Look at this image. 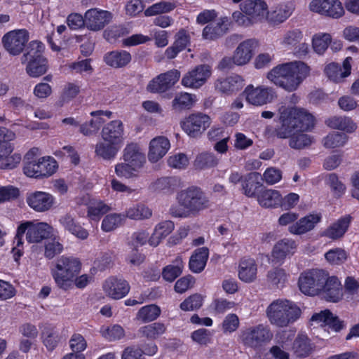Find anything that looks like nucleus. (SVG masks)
Masks as SVG:
<instances>
[{"label": "nucleus", "mask_w": 359, "mask_h": 359, "mask_svg": "<svg viewBox=\"0 0 359 359\" xmlns=\"http://www.w3.org/2000/svg\"><path fill=\"white\" fill-rule=\"evenodd\" d=\"M62 250V245L56 237H54L51 241L46 244L44 255L46 258L50 259L55 255L60 254Z\"/></svg>", "instance_id": "nucleus-61"}, {"label": "nucleus", "mask_w": 359, "mask_h": 359, "mask_svg": "<svg viewBox=\"0 0 359 359\" xmlns=\"http://www.w3.org/2000/svg\"><path fill=\"white\" fill-rule=\"evenodd\" d=\"M44 45L39 41H32L27 46L24 53L22 62H27L26 72L33 78L39 77L46 73L48 64L47 59L43 55Z\"/></svg>", "instance_id": "nucleus-6"}, {"label": "nucleus", "mask_w": 359, "mask_h": 359, "mask_svg": "<svg viewBox=\"0 0 359 359\" xmlns=\"http://www.w3.org/2000/svg\"><path fill=\"white\" fill-rule=\"evenodd\" d=\"M29 39V35L27 30L15 29L3 36L2 43L11 55H18L24 50Z\"/></svg>", "instance_id": "nucleus-12"}, {"label": "nucleus", "mask_w": 359, "mask_h": 359, "mask_svg": "<svg viewBox=\"0 0 359 359\" xmlns=\"http://www.w3.org/2000/svg\"><path fill=\"white\" fill-rule=\"evenodd\" d=\"M178 205H172L170 214L175 217H188L208 208L210 201L203 189L197 186H190L177 193Z\"/></svg>", "instance_id": "nucleus-2"}, {"label": "nucleus", "mask_w": 359, "mask_h": 359, "mask_svg": "<svg viewBox=\"0 0 359 359\" xmlns=\"http://www.w3.org/2000/svg\"><path fill=\"white\" fill-rule=\"evenodd\" d=\"M218 162V158L213 153L203 152L196 156L194 165L196 168L203 170L217 166Z\"/></svg>", "instance_id": "nucleus-46"}, {"label": "nucleus", "mask_w": 359, "mask_h": 359, "mask_svg": "<svg viewBox=\"0 0 359 359\" xmlns=\"http://www.w3.org/2000/svg\"><path fill=\"white\" fill-rule=\"evenodd\" d=\"M280 126L275 128L276 137H289L294 132L311 130L315 126V117L304 109L285 108L280 114Z\"/></svg>", "instance_id": "nucleus-3"}, {"label": "nucleus", "mask_w": 359, "mask_h": 359, "mask_svg": "<svg viewBox=\"0 0 359 359\" xmlns=\"http://www.w3.org/2000/svg\"><path fill=\"white\" fill-rule=\"evenodd\" d=\"M257 199L262 207L266 208H277L281 203V194L276 190L262 189L257 196Z\"/></svg>", "instance_id": "nucleus-37"}, {"label": "nucleus", "mask_w": 359, "mask_h": 359, "mask_svg": "<svg viewBox=\"0 0 359 359\" xmlns=\"http://www.w3.org/2000/svg\"><path fill=\"white\" fill-rule=\"evenodd\" d=\"M43 344L49 350H53L60 340L56 327L52 325H45L41 332Z\"/></svg>", "instance_id": "nucleus-42"}, {"label": "nucleus", "mask_w": 359, "mask_h": 359, "mask_svg": "<svg viewBox=\"0 0 359 359\" xmlns=\"http://www.w3.org/2000/svg\"><path fill=\"white\" fill-rule=\"evenodd\" d=\"M189 43V34L185 29H180L175 36L173 43L165 50V57L169 60L175 58L180 52L187 48Z\"/></svg>", "instance_id": "nucleus-27"}, {"label": "nucleus", "mask_w": 359, "mask_h": 359, "mask_svg": "<svg viewBox=\"0 0 359 359\" xmlns=\"http://www.w3.org/2000/svg\"><path fill=\"white\" fill-rule=\"evenodd\" d=\"M86 28L93 32L102 30L112 20L113 14L97 8L88 9L85 13Z\"/></svg>", "instance_id": "nucleus-18"}, {"label": "nucleus", "mask_w": 359, "mask_h": 359, "mask_svg": "<svg viewBox=\"0 0 359 359\" xmlns=\"http://www.w3.org/2000/svg\"><path fill=\"white\" fill-rule=\"evenodd\" d=\"M121 147V145L115 142H107L102 140L96 144L95 153L102 159L110 161L116 157Z\"/></svg>", "instance_id": "nucleus-35"}, {"label": "nucleus", "mask_w": 359, "mask_h": 359, "mask_svg": "<svg viewBox=\"0 0 359 359\" xmlns=\"http://www.w3.org/2000/svg\"><path fill=\"white\" fill-rule=\"evenodd\" d=\"M104 290L108 296L119 299L125 297L129 292L130 287L126 280L116 278H109L104 283Z\"/></svg>", "instance_id": "nucleus-26"}, {"label": "nucleus", "mask_w": 359, "mask_h": 359, "mask_svg": "<svg viewBox=\"0 0 359 359\" xmlns=\"http://www.w3.org/2000/svg\"><path fill=\"white\" fill-rule=\"evenodd\" d=\"M26 202L34 211L44 212L51 210L55 206L56 198L48 192L34 191L27 194Z\"/></svg>", "instance_id": "nucleus-16"}, {"label": "nucleus", "mask_w": 359, "mask_h": 359, "mask_svg": "<svg viewBox=\"0 0 359 359\" xmlns=\"http://www.w3.org/2000/svg\"><path fill=\"white\" fill-rule=\"evenodd\" d=\"M287 275L283 269L273 268L268 272L267 280L277 287H282L286 282Z\"/></svg>", "instance_id": "nucleus-50"}, {"label": "nucleus", "mask_w": 359, "mask_h": 359, "mask_svg": "<svg viewBox=\"0 0 359 359\" xmlns=\"http://www.w3.org/2000/svg\"><path fill=\"white\" fill-rule=\"evenodd\" d=\"M226 30L223 22H210L204 27L202 35L205 39L215 40L222 36Z\"/></svg>", "instance_id": "nucleus-44"}, {"label": "nucleus", "mask_w": 359, "mask_h": 359, "mask_svg": "<svg viewBox=\"0 0 359 359\" xmlns=\"http://www.w3.org/2000/svg\"><path fill=\"white\" fill-rule=\"evenodd\" d=\"M243 94L246 101L255 106L270 103L277 97L276 92L273 88L264 86L255 88L252 84L245 88Z\"/></svg>", "instance_id": "nucleus-14"}, {"label": "nucleus", "mask_w": 359, "mask_h": 359, "mask_svg": "<svg viewBox=\"0 0 359 359\" xmlns=\"http://www.w3.org/2000/svg\"><path fill=\"white\" fill-rule=\"evenodd\" d=\"M161 314V309L154 304L142 307L137 313L136 318L142 323L151 322L156 320Z\"/></svg>", "instance_id": "nucleus-45"}, {"label": "nucleus", "mask_w": 359, "mask_h": 359, "mask_svg": "<svg viewBox=\"0 0 359 359\" xmlns=\"http://www.w3.org/2000/svg\"><path fill=\"white\" fill-rule=\"evenodd\" d=\"M266 315L271 325L278 327H285L300 317L301 310L294 302L278 299L268 306Z\"/></svg>", "instance_id": "nucleus-4"}, {"label": "nucleus", "mask_w": 359, "mask_h": 359, "mask_svg": "<svg viewBox=\"0 0 359 359\" xmlns=\"http://www.w3.org/2000/svg\"><path fill=\"white\" fill-rule=\"evenodd\" d=\"M27 240L29 243H39L53 236L52 226H27Z\"/></svg>", "instance_id": "nucleus-38"}, {"label": "nucleus", "mask_w": 359, "mask_h": 359, "mask_svg": "<svg viewBox=\"0 0 359 359\" xmlns=\"http://www.w3.org/2000/svg\"><path fill=\"white\" fill-rule=\"evenodd\" d=\"M203 297L201 295L194 294L182 302L180 308L184 311H194L198 309L203 304Z\"/></svg>", "instance_id": "nucleus-59"}, {"label": "nucleus", "mask_w": 359, "mask_h": 359, "mask_svg": "<svg viewBox=\"0 0 359 359\" xmlns=\"http://www.w3.org/2000/svg\"><path fill=\"white\" fill-rule=\"evenodd\" d=\"M289 137H290L289 144L293 149H303L311 145L313 142L310 135L302 133V132H294Z\"/></svg>", "instance_id": "nucleus-48"}, {"label": "nucleus", "mask_w": 359, "mask_h": 359, "mask_svg": "<svg viewBox=\"0 0 359 359\" xmlns=\"http://www.w3.org/2000/svg\"><path fill=\"white\" fill-rule=\"evenodd\" d=\"M327 273L321 269H313L301 274L299 278L300 290L310 296L319 294L325 283Z\"/></svg>", "instance_id": "nucleus-9"}, {"label": "nucleus", "mask_w": 359, "mask_h": 359, "mask_svg": "<svg viewBox=\"0 0 359 359\" xmlns=\"http://www.w3.org/2000/svg\"><path fill=\"white\" fill-rule=\"evenodd\" d=\"M325 259L332 264H340L347 259L346 251L341 248H336L329 250L325 255Z\"/></svg>", "instance_id": "nucleus-58"}, {"label": "nucleus", "mask_w": 359, "mask_h": 359, "mask_svg": "<svg viewBox=\"0 0 359 359\" xmlns=\"http://www.w3.org/2000/svg\"><path fill=\"white\" fill-rule=\"evenodd\" d=\"M180 72L172 69L161 74L149 81L147 86L151 93H164L171 88L180 79Z\"/></svg>", "instance_id": "nucleus-17"}, {"label": "nucleus", "mask_w": 359, "mask_h": 359, "mask_svg": "<svg viewBox=\"0 0 359 359\" xmlns=\"http://www.w3.org/2000/svg\"><path fill=\"white\" fill-rule=\"evenodd\" d=\"M90 63L91 59H84L69 64L68 68L72 73L75 74H81L83 72L91 74L93 71V69Z\"/></svg>", "instance_id": "nucleus-55"}, {"label": "nucleus", "mask_w": 359, "mask_h": 359, "mask_svg": "<svg viewBox=\"0 0 359 359\" xmlns=\"http://www.w3.org/2000/svg\"><path fill=\"white\" fill-rule=\"evenodd\" d=\"M209 250L206 247L196 249L191 256L189 263L190 270L194 273H201L205 269L208 259Z\"/></svg>", "instance_id": "nucleus-39"}, {"label": "nucleus", "mask_w": 359, "mask_h": 359, "mask_svg": "<svg viewBox=\"0 0 359 359\" xmlns=\"http://www.w3.org/2000/svg\"><path fill=\"white\" fill-rule=\"evenodd\" d=\"M170 147V141L165 137L159 136L152 139L149 144V160L151 163H156L167 154Z\"/></svg>", "instance_id": "nucleus-28"}, {"label": "nucleus", "mask_w": 359, "mask_h": 359, "mask_svg": "<svg viewBox=\"0 0 359 359\" xmlns=\"http://www.w3.org/2000/svg\"><path fill=\"white\" fill-rule=\"evenodd\" d=\"M81 269V263L76 258L62 256L51 269L52 276L56 285L63 290L71 287L74 279Z\"/></svg>", "instance_id": "nucleus-5"}, {"label": "nucleus", "mask_w": 359, "mask_h": 359, "mask_svg": "<svg viewBox=\"0 0 359 359\" xmlns=\"http://www.w3.org/2000/svg\"><path fill=\"white\" fill-rule=\"evenodd\" d=\"M309 8L313 12L332 19H339L345 13L339 0H313Z\"/></svg>", "instance_id": "nucleus-15"}, {"label": "nucleus", "mask_w": 359, "mask_h": 359, "mask_svg": "<svg viewBox=\"0 0 359 359\" xmlns=\"http://www.w3.org/2000/svg\"><path fill=\"white\" fill-rule=\"evenodd\" d=\"M310 67L304 62L293 61L274 67L267 78L275 85L288 92L296 90L309 76Z\"/></svg>", "instance_id": "nucleus-1"}, {"label": "nucleus", "mask_w": 359, "mask_h": 359, "mask_svg": "<svg viewBox=\"0 0 359 359\" xmlns=\"http://www.w3.org/2000/svg\"><path fill=\"white\" fill-rule=\"evenodd\" d=\"M103 60L107 65L118 69L129 65L132 60V56L127 50H115L105 53Z\"/></svg>", "instance_id": "nucleus-29"}, {"label": "nucleus", "mask_w": 359, "mask_h": 359, "mask_svg": "<svg viewBox=\"0 0 359 359\" xmlns=\"http://www.w3.org/2000/svg\"><path fill=\"white\" fill-rule=\"evenodd\" d=\"M244 81L242 76L233 74L218 79L215 82V88L221 93L229 95L241 90L245 86Z\"/></svg>", "instance_id": "nucleus-24"}, {"label": "nucleus", "mask_w": 359, "mask_h": 359, "mask_svg": "<svg viewBox=\"0 0 359 359\" xmlns=\"http://www.w3.org/2000/svg\"><path fill=\"white\" fill-rule=\"evenodd\" d=\"M319 294L329 302H337L341 299L343 289L339 279L335 276L329 277L327 273L325 283H323V288Z\"/></svg>", "instance_id": "nucleus-23"}, {"label": "nucleus", "mask_w": 359, "mask_h": 359, "mask_svg": "<svg viewBox=\"0 0 359 359\" xmlns=\"http://www.w3.org/2000/svg\"><path fill=\"white\" fill-rule=\"evenodd\" d=\"M326 125L333 129H338L346 133H351L354 132L357 126L353 121L346 116H333L325 121Z\"/></svg>", "instance_id": "nucleus-41"}, {"label": "nucleus", "mask_w": 359, "mask_h": 359, "mask_svg": "<svg viewBox=\"0 0 359 359\" xmlns=\"http://www.w3.org/2000/svg\"><path fill=\"white\" fill-rule=\"evenodd\" d=\"M57 168V163L53 157L43 156L37 161L26 162L23 167V172L29 177L42 179L53 175Z\"/></svg>", "instance_id": "nucleus-8"}, {"label": "nucleus", "mask_w": 359, "mask_h": 359, "mask_svg": "<svg viewBox=\"0 0 359 359\" xmlns=\"http://www.w3.org/2000/svg\"><path fill=\"white\" fill-rule=\"evenodd\" d=\"M152 211L144 204H137L128 208L126 213H112L107 215L101 224H119L126 217L132 219H144L149 218Z\"/></svg>", "instance_id": "nucleus-13"}, {"label": "nucleus", "mask_w": 359, "mask_h": 359, "mask_svg": "<svg viewBox=\"0 0 359 359\" xmlns=\"http://www.w3.org/2000/svg\"><path fill=\"white\" fill-rule=\"evenodd\" d=\"M194 102L192 95L188 93H181L172 100V107L176 110L190 109Z\"/></svg>", "instance_id": "nucleus-51"}, {"label": "nucleus", "mask_w": 359, "mask_h": 359, "mask_svg": "<svg viewBox=\"0 0 359 359\" xmlns=\"http://www.w3.org/2000/svg\"><path fill=\"white\" fill-rule=\"evenodd\" d=\"M19 196L18 188L12 185L0 186V203L17 199Z\"/></svg>", "instance_id": "nucleus-57"}, {"label": "nucleus", "mask_w": 359, "mask_h": 359, "mask_svg": "<svg viewBox=\"0 0 359 359\" xmlns=\"http://www.w3.org/2000/svg\"><path fill=\"white\" fill-rule=\"evenodd\" d=\"M332 42V36L330 34H316L312 39V46L314 51L319 54H323Z\"/></svg>", "instance_id": "nucleus-47"}, {"label": "nucleus", "mask_w": 359, "mask_h": 359, "mask_svg": "<svg viewBox=\"0 0 359 359\" xmlns=\"http://www.w3.org/2000/svg\"><path fill=\"white\" fill-rule=\"evenodd\" d=\"M328 184L336 198H339L344 194L346 186L339 180L337 174L330 173L328 175Z\"/></svg>", "instance_id": "nucleus-53"}, {"label": "nucleus", "mask_w": 359, "mask_h": 359, "mask_svg": "<svg viewBox=\"0 0 359 359\" xmlns=\"http://www.w3.org/2000/svg\"><path fill=\"white\" fill-rule=\"evenodd\" d=\"M210 117L203 113L198 112L189 114L180 122L182 130L190 137L198 138L210 127Z\"/></svg>", "instance_id": "nucleus-10"}, {"label": "nucleus", "mask_w": 359, "mask_h": 359, "mask_svg": "<svg viewBox=\"0 0 359 359\" xmlns=\"http://www.w3.org/2000/svg\"><path fill=\"white\" fill-rule=\"evenodd\" d=\"M123 159L137 168H142L145 163V156L140 151L139 147L134 143L128 144L124 149Z\"/></svg>", "instance_id": "nucleus-36"}, {"label": "nucleus", "mask_w": 359, "mask_h": 359, "mask_svg": "<svg viewBox=\"0 0 359 359\" xmlns=\"http://www.w3.org/2000/svg\"><path fill=\"white\" fill-rule=\"evenodd\" d=\"M295 249L296 244L294 241L284 238L274 245L272 250V257L277 262H281L287 256L293 255Z\"/></svg>", "instance_id": "nucleus-32"}, {"label": "nucleus", "mask_w": 359, "mask_h": 359, "mask_svg": "<svg viewBox=\"0 0 359 359\" xmlns=\"http://www.w3.org/2000/svg\"><path fill=\"white\" fill-rule=\"evenodd\" d=\"M263 187L262 177L257 172H250L245 175L240 190L248 198H257Z\"/></svg>", "instance_id": "nucleus-22"}, {"label": "nucleus", "mask_w": 359, "mask_h": 359, "mask_svg": "<svg viewBox=\"0 0 359 359\" xmlns=\"http://www.w3.org/2000/svg\"><path fill=\"white\" fill-rule=\"evenodd\" d=\"M66 22L69 29L72 30H78L83 27H86L85 15L83 17L79 13H70L67 16Z\"/></svg>", "instance_id": "nucleus-62"}, {"label": "nucleus", "mask_w": 359, "mask_h": 359, "mask_svg": "<svg viewBox=\"0 0 359 359\" xmlns=\"http://www.w3.org/2000/svg\"><path fill=\"white\" fill-rule=\"evenodd\" d=\"M273 334L268 326L262 324L250 327L242 332L241 339L242 343L248 347L256 349L264 343L269 341Z\"/></svg>", "instance_id": "nucleus-11"}, {"label": "nucleus", "mask_w": 359, "mask_h": 359, "mask_svg": "<svg viewBox=\"0 0 359 359\" xmlns=\"http://www.w3.org/2000/svg\"><path fill=\"white\" fill-rule=\"evenodd\" d=\"M241 10L257 23L264 19L268 6L264 0H246L241 4Z\"/></svg>", "instance_id": "nucleus-21"}, {"label": "nucleus", "mask_w": 359, "mask_h": 359, "mask_svg": "<svg viewBox=\"0 0 359 359\" xmlns=\"http://www.w3.org/2000/svg\"><path fill=\"white\" fill-rule=\"evenodd\" d=\"M166 331L165 324L156 322L141 327L138 330V334L143 337L149 339H156L163 334Z\"/></svg>", "instance_id": "nucleus-43"}, {"label": "nucleus", "mask_w": 359, "mask_h": 359, "mask_svg": "<svg viewBox=\"0 0 359 359\" xmlns=\"http://www.w3.org/2000/svg\"><path fill=\"white\" fill-rule=\"evenodd\" d=\"M128 33L126 28L123 25H114L104 32L105 39L111 42L124 36Z\"/></svg>", "instance_id": "nucleus-63"}, {"label": "nucleus", "mask_w": 359, "mask_h": 359, "mask_svg": "<svg viewBox=\"0 0 359 359\" xmlns=\"http://www.w3.org/2000/svg\"><path fill=\"white\" fill-rule=\"evenodd\" d=\"M102 140L123 146L124 126L121 120H113L105 124L101 131Z\"/></svg>", "instance_id": "nucleus-20"}, {"label": "nucleus", "mask_w": 359, "mask_h": 359, "mask_svg": "<svg viewBox=\"0 0 359 359\" xmlns=\"http://www.w3.org/2000/svg\"><path fill=\"white\" fill-rule=\"evenodd\" d=\"M211 67L208 65H199L188 72L182 79V84L184 87L198 88L201 87L210 76Z\"/></svg>", "instance_id": "nucleus-19"}, {"label": "nucleus", "mask_w": 359, "mask_h": 359, "mask_svg": "<svg viewBox=\"0 0 359 359\" xmlns=\"http://www.w3.org/2000/svg\"><path fill=\"white\" fill-rule=\"evenodd\" d=\"M258 41L255 39H249L241 42L233 54L234 63L236 65L247 64L252 58Z\"/></svg>", "instance_id": "nucleus-25"}, {"label": "nucleus", "mask_w": 359, "mask_h": 359, "mask_svg": "<svg viewBox=\"0 0 359 359\" xmlns=\"http://www.w3.org/2000/svg\"><path fill=\"white\" fill-rule=\"evenodd\" d=\"M257 264L252 258H243L239 264V278L246 283H250L257 277Z\"/></svg>", "instance_id": "nucleus-34"}, {"label": "nucleus", "mask_w": 359, "mask_h": 359, "mask_svg": "<svg viewBox=\"0 0 359 359\" xmlns=\"http://www.w3.org/2000/svg\"><path fill=\"white\" fill-rule=\"evenodd\" d=\"M348 137L345 133L336 132L329 133L323 140V145L326 148H336L345 144Z\"/></svg>", "instance_id": "nucleus-49"}, {"label": "nucleus", "mask_w": 359, "mask_h": 359, "mask_svg": "<svg viewBox=\"0 0 359 359\" xmlns=\"http://www.w3.org/2000/svg\"><path fill=\"white\" fill-rule=\"evenodd\" d=\"M175 8V5L170 2L161 1L148 7L144 11L146 16H154L161 13H169Z\"/></svg>", "instance_id": "nucleus-52"}, {"label": "nucleus", "mask_w": 359, "mask_h": 359, "mask_svg": "<svg viewBox=\"0 0 359 359\" xmlns=\"http://www.w3.org/2000/svg\"><path fill=\"white\" fill-rule=\"evenodd\" d=\"M15 138V133L5 127H0V168L2 170H13L21 162V154L13 152L15 145L11 141Z\"/></svg>", "instance_id": "nucleus-7"}, {"label": "nucleus", "mask_w": 359, "mask_h": 359, "mask_svg": "<svg viewBox=\"0 0 359 359\" xmlns=\"http://www.w3.org/2000/svg\"><path fill=\"white\" fill-rule=\"evenodd\" d=\"M111 210V208L102 200L90 201L87 206V216L90 220L98 222Z\"/></svg>", "instance_id": "nucleus-40"}, {"label": "nucleus", "mask_w": 359, "mask_h": 359, "mask_svg": "<svg viewBox=\"0 0 359 359\" xmlns=\"http://www.w3.org/2000/svg\"><path fill=\"white\" fill-rule=\"evenodd\" d=\"M311 320L323 323L322 326H328L336 332L341 330L344 326V322L329 310L314 314L311 317Z\"/></svg>", "instance_id": "nucleus-33"}, {"label": "nucleus", "mask_w": 359, "mask_h": 359, "mask_svg": "<svg viewBox=\"0 0 359 359\" xmlns=\"http://www.w3.org/2000/svg\"><path fill=\"white\" fill-rule=\"evenodd\" d=\"M101 333L103 337L109 341L118 340L123 337L124 330L118 325L102 329Z\"/></svg>", "instance_id": "nucleus-56"}, {"label": "nucleus", "mask_w": 359, "mask_h": 359, "mask_svg": "<svg viewBox=\"0 0 359 359\" xmlns=\"http://www.w3.org/2000/svg\"><path fill=\"white\" fill-rule=\"evenodd\" d=\"M168 164L173 168L184 169L189 164V159L186 154L180 153L170 156L168 159Z\"/></svg>", "instance_id": "nucleus-64"}, {"label": "nucleus", "mask_w": 359, "mask_h": 359, "mask_svg": "<svg viewBox=\"0 0 359 359\" xmlns=\"http://www.w3.org/2000/svg\"><path fill=\"white\" fill-rule=\"evenodd\" d=\"M313 344L309 337L303 334H299L292 345L293 354L299 358L308 357L313 351Z\"/></svg>", "instance_id": "nucleus-30"}, {"label": "nucleus", "mask_w": 359, "mask_h": 359, "mask_svg": "<svg viewBox=\"0 0 359 359\" xmlns=\"http://www.w3.org/2000/svg\"><path fill=\"white\" fill-rule=\"evenodd\" d=\"M173 226H156L154 233L149 239L151 246H157L161 240L167 236L173 229Z\"/></svg>", "instance_id": "nucleus-54"}, {"label": "nucleus", "mask_w": 359, "mask_h": 359, "mask_svg": "<svg viewBox=\"0 0 359 359\" xmlns=\"http://www.w3.org/2000/svg\"><path fill=\"white\" fill-rule=\"evenodd\" d=\"M181 186V180L177 177H164L157 179L151 185V189L163 194H172Z\"/></svg>", "instance_id": "nucleus-31"}, {"label": "nucleus", "mask_w": 359, "mask_h": 359, "mask_svg": "<svg viewBox=\"0 0 359 359\" xmlns=\"http://www.w3.org/2000/svg\"><path fill=\"white\" fill-rule=\"evenodd\" d=\"M344 290L346 294L351 296L352 299L359 302V282L355 278L347 277L345 280Z\"/></svg>", "instance_id": "nucleus-60"}]
</instances>
